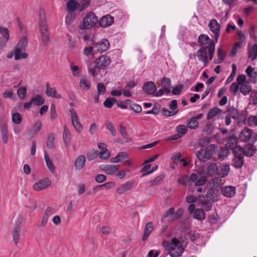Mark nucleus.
<instances>
[{"label":"nucleus","instance_id":"1","mask_svg":"<svg viewBox=\"0 0 257 257\" xmlns=\"http://www.w3.org/2000/svg\"><path fill=\"white\" fill-rule=\"evenodd\" d=\"M198 42L201 47L197 51V57L198 60L206 67L213 58L216 42L212 40L208 35L201 34L198 37Z\"/></svg>","mask_w":257,"mask_h":257},{"label":"nucleus","instance_id":"2","mask_svg":"<svg viewBox=\"0 0 257 257\" xmlns=\"http://www.w3.org/2000/svg\"><path fill=\"white\" fill-rule=\"evenodd\" d=\"M39 24L40 32V37L39 39L40 45L46 46L50 41V38L46 14L43 9H40L39 11Z\"/></svg>","mask_w":257,"mask_h":257},{"label":"nucleus","instance_id":"3","mask_svg":"<svg viewBox=\"0 0 257 257\" xmlns=\"http://www.w3.org/2000/svg\"><path fill=\"white\" fill-rule=\"evenodd\" d=\"M166 247L171 257H179L183 253L184 247L183 243L177 238H173L171 241L166 242Z\"/></svg>","mask_w":257,"mask_h":257},{"label":"nucleus","instance_id":"4","mask_svg":"<svg viewBox=\"0 0 257 257\" xmlns=\"http://www.w3.org/2000/svg\"><path fill=\"white\" fill-rule=\"evenodd\" d=\"M217 150V145L211 144L208 146L205 149L200 150L197 153V157L200 161L205 162L211 159Z\"/></svg>","mask_w":257,"mask_h":257},{"label":"nucleus","instance_id":"5","mask_svg":"<svg viewBox=\"0 0 257 257\" xmlns=\"http://www.w3.org/2000/svg\"><path fill=\"white\" fill-rule=\"evenodd\" d=\"M97 22V18L94 13H88L83 18L82 23L79 26V29L81 30L91 29L94 27Z\"/></svg>","mask_w":257,"mask_h":257},{"label":"nucleus","instance_id":"6","mask_svg":"<svg viewBox=\"0 0 257 257\" xmlns=\"http://www.w3.org/2000/svg\"><path fill=\"white\" fill-rule=\"evenodd\" d=\"M208 27L210 31L214 34L215 41L217 42L220 36V24L216 20L212 19L209 22Z\"/></svg>","mask_w":257,"mask_h":257},{"label":"nucleus","instance_id":"7","mask_svg":"<svg viewBox=\"0 0 257 257\" xmlns=\"http://www.w3.org/2000/svg\"><path fill=\"white\" fill-rule=\"evenodd\" d=\"M69 112L71 114V119L74 127L79 133L82 130L83 126L80 122L79 118L76 111L73 108L69 109Z\"/></svg>","mask_w":257,"mask_h":257},{"label":"nucleus","instance_id":"8","mask_svg":"<svg viewBox=\"0 0 257 257\" xmlns=\"http://www.w3.org/2000/svg\"><path fill=\"white\" fill-rule=\"evenodd\" d=\"M110 62L111 59L109 57L102 55L94 61V64L97 68L102 69L108 66Z\"/></svg>","mask_w":257,"mask_h":257},{"label":"nucleus","instance_id":"9","mask_svg":"<svg viewBox=\"0 0 257 257\" xmlns=\"http://www.w3.org/2000/svg\"><path fill=\"white\" fill-rule=\"evenodd\" d=\"M52 182L49 178L39 180L33 184V189L36 191H40L48 187Z\"/></svg>","mask_w":257,"mask_h":257},{"label":"nucleus","instance_id":"10","mask_svg":"<svg viewBox=\"0 0 257 257\" xmlns=\"http://www.w3.org/2000/svg\"><path fill=\"white\" fill-rule=\"evenodd\" d=\"M96 51L102 53L107 51L110 48V43L107 39H103L98 42L94 45Z\"/></svg>","mask_w":257,"mask_h":257},{"label":"nucleus","instance_id":"11","mask_svg":"<svg viewBox=\"0 0 257 257\" xmlns=\"http://www.w3.org/2000/svg\"><path fill=\"white\" fill-rule=\"evenodd\" d=\"M233 155L234 158L232 160V165L236 168H241L244 163L243 156L241 153H239L238 151L234 150Z\"/></svg>","mask_w":257,"mask_h":257},{"label":"nucleus","instance_id":"12","mask_svg":"<svg viewBox=\"0 0 257 257\" xmlns=\"http://www.w3.org/2000/svg\"><path fill=\"white\" fill-rule=\"evenodd\" d=\"M0 131L3 143L6 145L8 144L9 140L8 127L7 123L4 119L0 122Z\"/></svg>","mask_w":257,"mask_h":257},{"label":"nucleus","instance_id":"13","mask_svg":"<svg viewBox=\"0 0 257 257\" xmlns=\"http://www.w3.org/2000/svg\"><path fill=\"white\" fill-rule=\"evenodd\" d=\"M190 180L191 181L195 182L194 185L195 186H199L205 183L207 178L205 175L201 174L198 175L195 173H192L190 175Z\"/></svg>","mask_w":257,"mask_h":257},{"label":"nucleus","instance_id":"14","mask_svg":"<svg viewBox=\"0 0 257 257\" xmlns=\"http://www.w3.org/2000/svg\"><path fill=\"white\" fill-rule=\"evenodd\" d=\"M157 90L155 83L152 81H148L144 84L143 90L144 92L149 95H152L154 96Z\"/></svg>","mask_w":257,"mask_h":257},{"label":"nucleus","instance_id":"15","mask_svg":"<svg viewBox=\"0 0 257 257\" xmlns=\"http://www.w3.org/2000/svg\"><path fill=\"white\" fill-rule=\"evenodd\" d=\"M22 227L20 224L17 223L12 230V235L13 237V240L15 245H18L19 243L20 236L22 233Z\"/></svg>","mask_w":257,"mask_h":257},{"label":"nucleus","instance_id":"16","mask_svg":"<svg viewBox=\"0 0 257 257\" xmlns=\"http://www.w3.org/2000/svg\"><path fill=\"white\" fill-rule=\"evenodd\" d=\"M237 142V137L234 135H232L228 138L226 141V146L230 149L232 150L233 153L234 152V149H235L236 151H239V149H242V148L236 146Z\"/></svg>","mask_w":257,"mask_h":257},{"label":"nucleus","instance_id":"17","mask_svg":"<svg viewBox=\"0 0 257 257\" xmlns=\"http://www.w3.org/2000/svg\"><path fill=\"white\" fill-rule=\"evenodd\" d=\"M113 22V17L110 15H106L103 16L100 19L99 24L102 28H107L111 26Z\"/></svg>","mask_w":257,"mask_h":257},{"label":"nucleus","instance_id":"18","mask_svg":"<svg viewBox=\"0 0 257 257\" xmlns=\"http://www.w3.org/2000/svg\"><path fill=\"white\" fill-rule=\"evenodd\" d=\"M252 134V131L250 128L245 127L239 133V139L241 142H248L251 138Z\"/></svg>","mask_w":257,"mask_h":257},{"label":"nucleus","instance_id":"19","mask_svg":"<svg viewBox=\"0 0 257 257\" xmlns=\"http://www.w3.org/2000/svg\"><path fill=\"white\" fill-rule=\"evenodd\" d=\"M133 181H127L117 188L116 192L119 195L124 194L125 192L130 191L134 187Z\"/></svg>","mask_w":257,"mask_h":257},{"label":"nucleus","instance_id":"20","mask_svg":"<svg viewBox=\"0 0 257 257\" xmlns=\"http://www.w3.org/2000/svg\"><path fill=\"white\" fill-rule=\"evenodd\" d=\"M255 150L253 144H248L245 146L244 148L239 149V152L242 153L246 156L251 157L255 154Z\"/></svg>","mask_w":257,"mask_h":257},{"label":"nucleus","instance_id":"21","mask_svg":"<svg viewBox=\"0 0 257 257\" xmlns=\"http://www.w3.org/2000/svg\"><path fill=\"white\" fill-rule=\"evenodd\" d=\"M222 194L226 197H231L236 193V188L232 186H226L222 187L221 190Z\"/></svg>","mask_w":257,"mask_h":257},{"label":"nucleus","instance_id":"22","mask_svg":"<svg viewBox=\"0 0 257 257\" xmlns=\"http://www.w3.org/2000/svg\"><path fill=\"white\" fill-rule=\"evenodd\" d=\"M245 73L250 78L251 83H255L257 82V71H255L254 68L251 66H248L245 69Z\"/></svg>","mask_w":257,"mask_h":257},{"label":"nucleus","instance_id":"23","mask_svg":"<svg viewBox=\"0 0 257 257\" xmlns=\"http://www.w3.org/2000/svg\"><path fill=\"white\" fill-rule=\"evenodd\" d=\"M86 157L84 155H79L75 160L74 167L76 170H81L85 165Z\"/></svg>","mask_w":257,"mask_h":257},{"label":"nucleus","instance_id":"24","mask_svg":"<svg viewBox=\"0 0 257 257\" xmlns=\"http://www.w3.org/2000/svg\"><path fill=\"white\" fill-rule=\"evenodd\" d=\"M101 170L109 175H112L117 172L119 168V165H105L101 166Z\"/></svg>","mask_w":257,"mask_h":257},{"label":"nucleus","instance_id":"25","mask_svg":"<svg viewBox=\"0 0 257 257\" xmlns=\"http://www.w3.org/2000/svg\"><path fill=\"white\" fill-rule=\"evenodd\" d=\"M46 94L48 96L56 98H61V95L57 93L56 88L55 87H51L49 83L46 84Z\"/></svg>","mask_w":257,"mask_h":257},{"label":"nucleus","instance_id":"26","mask_svg":"<svg viewBox=\"0 0 257 257\" xmlns=\"http://www.w3.org/2000/svg\"><path fill=\"white\" fill-rule=\"evenodd\" d=\"M42 124L41 121H37L34 124L32 130L28 131L29 138H33L42 128Z\"/></svg>","mask_w":257,"mask_h":257},{"label":"nucleus","instance_id":"27","mask_svg":"<svg viewBox=\"0 0 257 257\" xmlns=\"http://www.w3.org/2000/svg\"><path fill=\"white\" fill-rule=\"evenodd\" d=\"M230 171V166L228 164H223L218 166V173L217 175L221 177L227 176Z\"/></svg>","mask_w":257,"mask_h":257},{"label":"nucleus","instance_id":"28","mask_svg":"<svg viewBox=\"0 0 257 257\" xmlns=\"http://www.w3.org/2000/svg\"><path fill=\"white\" fill-rule=\"evenodd\" d=\"M218 173V166L216 163H211L207 167V174L209 176L217 175Z\"/></svg>","mask_w":257,"mask_h":257},{"label":"nucleus","instance_id":"29","mask_svg":"<svg viewBox=\"0 0 257 257\" xmlns=\"http://www.w3.org/2000/svg\"><path fill=\"white\" fill-rule=\"evenodd\" d=\"M222 112L221 109L217 107H214L209 110L207 114L206 118L208 120L210 119L215 116L220 115Z\"/></svg>","mask_w":257,"mask_h":257},{"label":"nucleus","instance_id":"30","mask_svg":"<svg viewBox=\"0 0 257 257\" xmlns=\"http://www.w3.org/2000/svg\"><path fill=\"white\" fill-rule=\"evenodd\" d=\"M127 158L128 156L126 153L124 152H119L115 157L111 158L110 159V161L114 163L122 162Z\"/></svg>","mask_w":257,"mask_h":257},{"label":"nucleus","instance_id":"31","mask_svg":"<svg viewBox=\"0 0 257 257\" xmlns=\"http://www.w3.org/2000/svg\"><path fill=\"white\" fill-rule=\"evenodd\" d=\"M44 159L46 162V166L48 169L49 170V171L52 174L55 173V167L46 152H44Z\"/></svg>","mask_w":257,"mask_h":257},{"label":"nucleus","instance_id":"32","mask_svg":"<svg viewBox=\"0 0 257 257\" xmlns=\"http://www.w3.org/2000/svg\"><path fill=\"white\" fill-rule=\"evenodd\" d=\"M63 139L64 143L67 146L70 145L69 141L71 139V134L70 131L66 125L63 126Z\"/></svg>","mask_w":257,"mask_h":257},{"label":"nucleus","instance_id":"33","mask_svg":"<svg viewBox=\"0 0 257 257\" xmlns=\"http://www.w3.org/2000/svg\"><path fill=\"white\" fill-rule=\"evenodd\" d=\"M14 56L16 60H20L21 59H25L28 57V55L24 50L19 49V48H15Z\"/></svg>","mask_w":257,"mask_h":257},{"label":"nucleus","instance_id":"34","mask_svg":"<svg viewBox=\"0 0 257 257\" xmlns=\"http://www.w3.org/2000/svg\"><path fill=\"white\" fill-rule=\"evenodd\" d=\"M153 229V224L152 222H148L145 226V228L144 230V232L143 234V236L142 239L143 241H145L147 239L151 232L152 231Z\"/></svg>","mask_w":257,"mask_h":257},{"label":"nucleus","instance_id":"35","mask_svg":"<svg viewBox=\"0 0 257 257\" xmlns=\"http://www.w3.org/2000/svg\"><path fill=\"white\" fill-rule=\"evenodd\" d=\"M79 6V3L74 0H69L66 4L67 11L69 12H72L77 10Z\"/></svg>","mask_w":257,"mask_h":257},{"label":"nucleus","instance_id":"36","mask_svg":"<svg viewBox=\"0 0 257 257\" xmlns=\"http://www.w3.org/2000/svg\"><path fill=\"white\" fill-rule=\"evenodd\" d=\"M28 44V40L27 35L24 36L21 38L18 43L16 45L15 48H19V49L26 51V48Z\"/></svg>","mask_w":257,"mask_h":257},{"label":"nucleus","instance_id":"37","mask_svg":"<svg viewBox=\"0 0 257 257\" xmlns=\"http://www.w3.org/2000/svg\"><path fill=\"white\" fill-rule=\"evenodd\" d=\"M79 86L82 88L88 90L90 87V82L86 76H84L80 79Z\"/></svg>","mask_w":257,"mask_h":257},{"label":"nucleus","instance_id":"38","mask_svg":"<svg viewBox=\"0 0 257 257\" xmlns=\"http://www.w3.org/2000/svg\"><path fill=\"white\" fill-rule=\"evenodd\" d=\"M217 56H218V59H214V62L215 64H219L222 63L225 58V53L222 50L221 48H219L217 49Z\"/></svg>","mask_w":257,"mask_h":257},{"label":"nucleus","instance_id":"39","mask_svg":"<svg viewBox=\"0 0 257 257\" xmlns=\"http://www.w3.org/2000/svg\"><path fill=\"white\" fill-rule=\"evenodd\" d=\"M248 57L252 60H254L257 57V44H254L252 47L249 48Z\"/></svg>","mask_w":257,"mask_h":257},{"label":"nucleus","instance_id":"40","mask_svg":"<svg viewBox=\"0 0 257 257\" xmlns=\"http://www.w3.org/2000/svg\"><path fill=\"white\" fill-rule=\"evenodd\" d=\"M199 122L194 117H192L187 122V127L190 129H196L199 127Z\"/></svg>","mask_w":257,"mask_h":257},{"label":"nucleus","instance_id":"41","mask_svg":"<svg viewBox=\"0 0 257 257\" xmlns=\"http://www.w3.org/2000/svg\"><path fill=\"white\" fill-rule=\"evenodd\" d=\"M193 217L199 220H203L205 218V213L201 209H196L193 213Z\"/></svg>","mask_w":257,"mask_h":257},{"label":"nucleus","instance_id":"42","mask_svg":"<svg viewBox=\"0 0 257 257\" xmlns=\"http://www.w3.org/2000/svg\"><path fill=\"white\" fill-rule=\"evenodd\" d=\"M227 111L229 114L228 116L231 117L233 119H236L239 114L238 110L234 106L228 107Z\"/></svg>","mask_w":257,"mask_h":257},{"label":"nucleus","instance_id":"43","mask_svg":"<svg viewBox=\"0 0 257 257\" xmlns=\"http://www.w3.org/2000/svg\"><path fill=\"white\" fill-rule=\"evenodd\" d=\"M240 91L244 95L248 94L251 91V87L247 83L240 85Z\"/></svg>","mask_w":257,"mask_h":257},{"label":"nucleus","instance_id":"44","mask_svg":"<svg viewBox=\"0 0 257 257\" xmlns=\"http://www.w3.org/2000/svg\"><path fill=\"white\" fill-rule=\"evenodd\" d=\"M31 99L33 104L37 106L42 105L45 101L44 99L39 95H36L35 96L32 97Z\"/></svg>","mask_w":257,"mask_h":257},{"label":"nucleus","instance_id":"45","mask_svg":"<svg viewBox=\"0 0 257 257\" xmlns=\"http://www.w3.org/2000/svg\"><path fill=\"white\" fill-rule=\"evenodd\" d=\"M54 139V136L52 133L48 134L47 141L46 143V146L48 149H52L53 148Z\"/></svg>","mask_w":257,"mask_h":257},{"label":"nucleus","instance_id":"46","mask_svg":"<svg viewBox=\"0 0 257 257\" xmlns=\"http://www.w3.org/2000/svg\"><path fill=\"white\" fill-rule=\"evenodd\" d=\"M232 70L231 73L228 77V78H227V79L226 80V84H229L231 82H232L235 76L237 67L235 64H233L232 65Z\"/></svg>","mask_w":257,"mask_h":257},{"label":"nucleus","instance_id":"47","mask_svg":"<svg viewBox=\"0 0 257 257\" xmlns=\"http://www.w3.org/2000/svg\"><path fill=\"white\" fill-rule=\"evenodd\" d=\"M116 102V99L114 98H107L103 102L104 106L107 108H110L113 104Z\"/></svg>","mask_w":257,"mask_h":257},{"label":"nucleus","instance_id":"48","mask_svg":"<svg viewBox=\"0 0 257 257\" xmlns=\"http://www.w3.org/2000/svg\"><path fill=\"white\" fill-rule=\"evenodd\" d=\"M171 92L170 88L168 87H163L162 88L160 89L156 93L154 96L156 97H160L162 96L164 93L167 94H169Z\"/></svg>","mask_w":257,"mask_h":257},{"label":"nucleus","instance_id":"49","mask_svg":"<svg viewBox=\"0 0 257 257\" xmlns=\"http://www.w3.org/2000/svg\"><path fill=\"white\" fill-rule=\"evenodd\" d=\"M0 34L2 35L1 38L9 40L10 34L8 28L0 26Z\"/></svg>","mask_w":257,"mask_h":257},{"label":"nucleus","instance_id":"50","mask_svg":"<svg viewBox=\"0 0 257 257\" xmlns=\"http://www.w3.org/2000/svg\"><path fill=\"white\" fill-rule=\"evenodd\" d=\"M249 100V104L252 105L257 104V90L251 93Z\"/></svg>","mask_w":257,"mask_h":257},{"label":"nucleus","instance_id":"51","mask_svg":"<svg viewBox=\"0 0 257 257\" xmlns=\"http://www.w3.org/2000/svg\"><path fill=\"white\" fill-rule=\"evenodd\" d=\"M248 125L250 126H257V113L254 115H250L247 119Z\"/></svg>","mask_w":257,"mask_h":257},{"label":"nucleus","instance_id":"52","mask_svg":"<svg viewBox=\"0 0 257 257\" xmlns=\"http://www.w3.org/2000/svg\"><path fill=\"white\" fill-rule=\"evenodd\" d=\"M190 177H189L187 175H184L180 177L178 179V182L179 184L182 185H186L190 181Z\"/></svg>","mask_w":257,"mask_h":257},{"label":"nucleus","instance_id":"53","mask_svg":"<svg viewBox=\"0 0 257 257\" xmlns=\"http://www.w3.org/2000/svg\"><path fill=\"white\" fill-rule=\"evenodd\" d=\"M22 120V117L18 112L14 113L12 114V121L16 124H20Z\"/></svg>","mask_w":257,"mask_h":257},{"label":"nucleus","instance_id":"54","mask_svg":"<svg viewBox=\"0 0 257 257\" xmlns=\"http://www.w3.org/2000/svg\"><path fill=\"white\" fill-rule=\"evenodd\" d=\"M164 176L160 175L156 177L154 179H152L150 181V183L152 186L158 185L162 182Z\"/></svg>","mask_w":257,"mask_h":257},{"label":"nucleus","instance_id":"55","mask_svg":"<svg viewBox=\"0 0 257 257\" xmlns=\"http://www.w3.org/2000/svg\"><path fill=\"white\" fill-rule=\"evenodd\" d=\"M27 94V89L25 87H22L19 88L17 91V94L18 97L21 99H24Z\"/></svg>","mask_w":257,"mask_h":257},{"label":"nucleus","instance_id":"56","mask_svg":"<svg viewBox=\"0 0 257 257\" xmlns=\"http://www.w3.org/2000/svg\"><path fill=\"white\" fill-rule=\"evenodd\" d=\"M183 88V85L182 84H180L176 86H173L171 91L173 95H179L181 93Z\"/></svg>","mask_w":257,"mask_h":257},{"label":"nucleus","instance_id":"57","mask_svg":"<svg viewBox=\"0 0 257 257\" xmlns=\"http://www.w3.org/2000/svg\"><path fill=\"white\" fill-rule=\"evenodd\" d=\"M176 131L178 133V134L181 135L182 137L187 132V128L184 125H179L176 127Z\"/></svg>","mask_w":257,"mask_h":257},{"label":"nucleus","instance_id":"58","mask_svg":"<svg viewBox=\"0 0 257 257\" xmlns=\"http://www.w3.org/2000/svg\"><path fill=\"white\" fill-rule=\"evenodd\" d=\"M160 105L159 104H155L151 110H147L145 111L146 114H158L159 113Z\"/></svg>","mask_w":257,"mask_h":257},{"label":"nucleus","instance_id":"59","mask_svg":"<svg viewBox=\"0 0 257 257\" xmlns=\"http://www.w3.org/2000/svg\"><path fill=\"white\" fill-rule=\"evenodd\" d=\"M161 82L163 87H168V88H170L171 85L170 78L164 77L161 79Z\"/></svg>","mask_w":257,"mask_h":257},{"label":"nucleus","instance_id":"60","mask_svg":"<svg viewBox=\"0 0 257 257\" xmlns=\"http://www.w3.org/2000/svg\"><path fill=\"white\" fill-rule=\"evenodd\" d=\"M227 156H228V151L227 149H222L220 150V151L219 153V154H218V157H219V159L221 161L224 160L226 159V158L227 157Z\"/></svg>","mask_w":257,"mask_h":257},{"label":"nucleus","instance_id":"61","mask_svg":"<svg viewBox=\"0 0 257 257\" xmlns=\"http://www.w3.org/2000/svg\"><path fill=\"white\" fill-rule=\"evenodd\" d=\"M98 93L100 95L104 94L106 92V88L102 83H98L97 85Z\"/></svg>","mask_w":257,"mask_h":257},{"label":"nucleus","instance_id":"62","mask_svg":"<svg viewBox=\"0 0 257 257\" xmlns=\"http://www.w3.org/2000/svg\"><path fill=\"white\" fill-rule=\"evenodd\" d=\"M106 128L108 130H109L113 136H115L116 135V130L112 123L110 122H108L106 124Z\"/></svg>","mask_w":257,"mask_h":257},{"label":"nucleus","instance_id":"63","mask_svg":"<svg viewBox=\"0 0 257 257\" xmlns=\"http://www.w3.org/2000/svg\"><path fill=\"white\" fill-rule=\"evenodd\" d=\"M98 156V152L97 151L93 150L88 153L87 155V159L89 161H92L96 158Z\"/></svg>","mask_w":257,"mask_h":257},{"label":"nucleus","instance_id":"64","mask_svg":"<svg viewBox=\"0 0 257 257\" xmlns=\"http://www.w3.org/2000/svg\"><path fill=\"white\" fill-rule=\"evenodd\" d=\"M218 216L216 213L212 214L208 216L209 222L211 224H215L218 221Z\"/></svg>","mask_w":257,"mask_h":257}]
</instances>
